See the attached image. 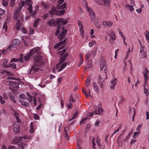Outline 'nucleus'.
Listing matches in <instances>:
<instances>
[{
  "mask_svg": "<svg viewBox=\"0 0 149 149\" xmlns=\"http://www.w3.org/2000/svg\"><path fill=\"white\" fill-rule=\"evenodd\" d=\"M3 30H4L5 31H7L8 29V27L6 22H5L4 25H3Z\"/></svg>",
  "mask_w": 149,
  "mask_h": 149,
  "instance_id": "c03bdc74",
  "label": "nucleus"
},
{
  "mask_svg": "<svg viewBox=\"0 0 149 149\" xmlns=\"http://www.w3.org/2000/svg\"><path fill=\"white\" fill-rule=\"evenodd\" d=\"M104 82V80H102V81H100V82H98V83L99 85L101 87H103V83Z\"/></svg>",
  "mask_w": 149,
  "mask_h": 149,
  "instance_id": "052dcab7",
  "label": "nucleus"
},
{
  "mask_svg": "<svg viewBox=\"0 0 149 149\" xmlns=\"http://www.w3.org/2000/svg\"><path fill=\"white\" fill-rule=\"evenodd\" d=\"M144 93L146 94L147 97L149 95L148 90L145 88V86L144 87Z\"/></svg>",
  "mask_w": 149,
  "mask_h": 149,
  "instance_id": "79ce46f5",
  "label": "nucleus"
},
{
  "mask_svg": "<svg viewBox=\"0 0 149 149\" xmlns=\"http://www.w3.org/2000/svg\"><path fill=\"white\" fill-rule=\"evenodd\" d=\"M104 5L108 7L110 6V3L111 2L110 0H103Z\"/></svg>",
  "mask_w": 149,
  "mask_h": 149,
  "instance_id": "b1692460",
  "label": "nucleus"
},
{
  "mask_svg": "<svg viewBox=\"0 0 149 149\" xmlns=\"http://www.w3.org/2000/svg\"><path fill=\"white\" fill-rule=\"evenodd\" d=\"M8 95L11 100L14 103H15L16 102V100L15 99V97L14 95L11 93H9Z\"/></svg>",
  "mask_w": 149,
  "mask_h": 149,
  "instance_id": "5701e85b",
  "label": "nucleus"
},
{
  "mask_svg": "<svg viewBox=\"0 0 149 149\" xmlns=\"http://www.w3.org/2000/svg\"><path fill=\"white\" fill-rule=\"evenodd\" d=\"M29 31L30 32L29 34H32L34 32V30L32 29L31 27H29Z\"/></svg>",
  "mask_w": 149,
  "mask_h": 149,
  "instance_id": "6e6d98bb",
  "label": "nucleus"
},
{
  "mask_svg": "<svg viewBox=\"0 0 149 149\" xmlns=\"http://www.w3.org/2000/svg\"><path fill=\"white\" fill-rule=\"evenodd\" d=\"M39 21L40 19H37L35 20L33 25L35 28H36L37 27Z\"/></svg>",
  "mask_w": 149,
  "mask_h": 149,
  "instance_id": "72a5a7b5",
  "label": "nucleus"
},
{
  "mask_svg": "<svg viewBox=\"0 0 149 149\" xmlns=\"http://www.w3.org/2000/svg\"><path fill=\"white\" fill-rule=\"evenodd\" d=\"M40 69L39 68L36 67L35 66L33 65L32 66L31 70H30V72L31 73V72H37L39 71Z\"/></svg>",
  "mask_w": 149,
  "mask_h": 149,
  "instance_id": "f3484780",
  "label": "nucleus"
},
{
  "mask_svg": "<svg viewBox=\"0 0 149 149\" xmlns=\"http://www.w3.org/2000/svg\"><path fill=\"white\" fill-rule=\"evenodd\" d=\"M64 2V0H59L58 2V5L57 8L58 9H64L66 8V4L64 3L62 5L61 4Z\"/></svg>",
  "mask_w": 149,
  "mask_h": 149,
  "instance_id": "6e6552de",
  "label": "nucleus"
},
{
  "mask_svg": "<svg viewBox=\"0 0 149 149\" xmlns=\"http://www.w3.org/2000/svg\"><path fill=\"white\" fill-rule=\"evenodd\" d=\"M113 23L111 21L104 22H103L102 25L105 26H110L112 25Z\"/></svg>",
  "mask_w": 149,
  "mask_h": 149,
  "instance_id": "412c9836",
  "label": "nucleus"
},
{
  "mask_svg": "<svg viewBox=\"0 0 149 149\" xmlns=\"http://www.w3.org/2000/svg\"><path fill=\"white\" fill-rule=\"evenodd\" d=\"M8 0H3L2 1V3L3 6H6L8 5Z\"/></svg>",
  "mask_w": 149,
  "mask_h": 149,
  "instance_id": "c9c22d12",
  "label": "nucleus"
},
{
  "mask_svg": "<svg viewBox=\"0 0 149 149\" xmlns=\"http://www.w3.org/2000/svg\"><path fill=\"white\" fill-rule=\"evenodd\" d=\"M20 125L19 123H15L13 125V130L15 132L17 133L19 131Z\"/></svg>",
  "mask_w": 149,
  "mask_h": 149,
  "instance_id": "9d476101",
  "label": "nucleus"
},
{
  "mask_svg": "<svg viewBox=\"0 0 149 149\" xmlns=\"http://www.w3.org/2000/svg\"><path fill=\"white\" fill-rule=\"evenodd\" d=\"M149 31H146L145 33V36L146 37V40H149Z\"/></svg>",
  "mask_w": 149,
  "mask_h": 149,
  "instance_id": "473e14b6",
  "label": "nucleus"
},
{
  "mask_svg": "<svg viewBox=\"0 0 149 149\" xmlns=\"http://www.w3.org/2000/svg\"><path fill=\"white\" fill-rule=\"evenodd\" d=\"M87 118H84L81 120L80 122V125H82L83 122L85 120L87 119Z\"/></svg>",
  "mask_w": 149,
  "mask_h": 149,
  "instance_id": "e2e57ef3",
  "label": "nucleus"
},
{
  "mask_svg": "<svg viewBox=\"0 0 149 149\" xmlns=\"http://www.w3.org/2000/svg\"><path fill=\"white\" fill-rule=\"evenodd\" d=\"M65 58H63V57H62L60 58L59 62L58 63L56 64V68L57 69H58L59 68V65H61L62 63L64 62V61L65 60Z\"/></svg>",
  "mask_w": 149,
  "mask_h": 149,
  "instance_id": "6ab92c4d",
  "label": "nucleus"
},
{
  "mask_svg": "<svg viewBox=\"0 0 149 149\" xmlns=\"http://www.w3.org/2000/svg\"><path fill=\"white\" fill-rule=\"evenodd\" d=\"M9 85L14 88H19V84L16 81H9Z\"/></svg>",
  "mask_w": 149,
  "mask_h": 149,
  "instance_id": "9b49d317",
  "label": "nucleus"
},
{
  "mask_svg": "<svg viewBox=\"0 0 149 149\" xmlns=\"http://www.w3.org/2000/svg\"><path fill=\"white\" fill-rule=\"evenodd\" d=\"M96 43V42L93 41H92L89 43V46L90 47H91Z\"/></svg>",
  "mask_w": 149,
  "mask_h": 149,
  "instance_id": "ea45409f",
  "label": "nucleus"
},
{
  "mask_svg": "<svg viewBox=\"0 0 149 149\" xmlns=\"http://www.w3.org/2000/svg\"><path fill=\"white\" fill-rule=\"evenodd\" d=\"M78 24L79 26V28H83V25L82 24V23L81 22L79 21H78Z\"/></svg>",
  "mask_w": 149,
  "mask_h": 149,
  "instance_id": "774afa93",
  "label": "nucleus"
},
{
  "mask_svg": "<svg viewBox=\"0 0 149 149\" xmlns=\"http://www.w3.org/2000/svg\"><path fill=\"white\" fill-rule=\"evenodd\" d=\"M22 137H21L15 138L13 140V143H19L20 141L22 140Z\"/></svg>",
  "mask_w": 149,
  "mask_h": 149,
  "instance_id": "4be33fe9",
  "label": "nucleus"
},
{
  "mask_svg": "<svg viewBox=\"0 0 149 149\" xmlns=\"http://www.w3.org/2000/svg\"><path fill=\"white\" fill-rule=\"evenodd\" d=\"M19 43V40L17 39H15L13 41L12 45H10L7 48L8 50H10L12 48H14L17 46Z\"/></svg>",
  "mask_w": 149,
  "mask_h": 149,
  "instance_id": "39448f33",
  "label": "nucleus"
},
{
  "mask_svg": "<svg viewBox=\"0 0 149 149\" xmlns=\"http://www.w3.org/2000/svg\"><path fill=\"white\" fill-rule=\"evenodd\" d=\"M140 133V132L138 131L137 132H135L133 134V136L134 137H135L137 135H138Z\"/></svg>",
  "mask_w": 149,
  "mask_h": 149,
  "instance_id": "4d7b16f0",
  "label": "nucleus"
},
{
  "mask_svg": "<svg viewBox=\"0 0 149 149\" xmlns=\"http://www.w3.org/2000/svg\"><path fill=\"white\" fill-rule=\"evenodd\" d=\"M7 79L9 80V79H12V80H17V79L16 78H15L14 77H8Z\"/></svg>",
  "mask_w": 149,
  "mask_h": 149,
  "instance_id": "0e129e2a",
  "label": "nucleus"
},
{
  "mask_svg": "<svg viewBox=\"0 0 149 149\" xmlns=\"http://www.w3.org/2000/svg\"><path fill=\"white\" fill-rule=\"evenodd\" d=\"M125 7L126 8H129V9L131 12L134 10V8L133 6L130 5L128 4H126Z\"/></svg>",
  "mask_w": 149,
  "mask_h": 149,
  "instance_id": "cd10ccee",
  "label": "nucleus"
},
{
  "mask_svg": "<svg viewBox=\"0 0 149 149\" xmlns=\"http://www.w3.org/2000/svg\"><path fill=\"white\" fill-rule=\"evenodd\" d=\"M125 99L121 97L120 101L118 103L119 104H122L124 101Z\"/></svg>",
  "mask_w": 149,
  "mask_h": 149,
  "instance_id": "338daca9",
  "label": "nucleus"
},
{
  "mask_svg": "<svg viewBox=\"0 0 149 149\" xmlns=\"http://www.w3.org/2000/svg\"><path fill=\"white\" fill-rule=\"evenodd\" d=\"M40 52V48L39 47H36L35 48L32 49L30 51L29 54L31 56H32L34 55H35L34 56H38Z\"/></svg>",
  "mask_w": 149,
  "mask_h": 149,
  "instance_id": "20e7f679",
  "label": "nucleus"
},
{
  "mask_svg": "<svg viewBox=\"0 0 149 149\" xmlns=\"http://www.w3.org/2000/svg\"><path fill=\"white\" fill-rule=\"evenodd\" d=\"M103 111V109L102 108L99 109H95L94 113L95 114L99 115L100 114V113Z\"/></svg>",
  "mask_w": 149,
  "mask_h": 149,
  "instance_id": "bb28decb",
  "label": "nucleus"
},
{
  "mask_svg": "<svg viewBox=\"0 0 149 149\" xmlns=\"http://www.w3.org/2000/svg\"><path fill=\"white\" fill-rule=\"evenodd\" d=\"M92 54V53L90 52H89L86 55V60H87L89 59L90 57L91 56Z\"/></svg>",
  "mask_w": 149,
  "mask_h": 149,
  "instance_id": "f704fd0d",
  "label": "nucleus"
},
{
  "mask_svg": "<svg viewBox=\"0 0 149 149\" xmlns=\"http://www.w3.org/2000/svg\"><path fill=\"white\" fill-rule=\"evenodd\" d=\"M67 32V29H65V30H64L61 31L58 36L59 40H62V38L65 36V34Z\"/></svg>",
  "mask_w": 149,
  "mask_h": 149,
  "instance_id": "ddd939ff",
  "label": "nucleus"
},
{
  "mask_svg": "<svg viewBox=\"0 0 149 149\" xmlns=\"http://www.w3.org/2000/svg\"><path fill=\"white\" fill-rule=\"evenodd\" d=\"M49 16V14L47 13H45L44 14L43 16H42V18L45 20Z\"/></svg>",
  "mask_w": 149,
  "mask_h": 149,
  "instance_id": "de8ad7c7",
  "label": "nucleus"
},
{
  "mask_svg": "<svg viewBox=\"0 0 149 149\" xmlns=\"http://www.w3.org/2000/svg\"><path fill=\"white\" fill-rule=\"evenodd\" d=\"M82 92L84 94L86 97H88V95L87 93V92L86 91L85 89H83Z\"/></svg>",
  "mask_w": 149,
  "mask_h": 149,
  "instance_id": "09e8293b",
  "label": "nucleus"
},
{
  "mask_svg": "<svg viewBox=\"0 0 149 149\" xmlns=\"http://www.w3.org/2000/svg\"><path fill=\"white\" fill-rule=\"evenodd\" d=\"M88 67L89 68H92V62L91 60H88L87 62Z\"/></svg>",
  "mask_w": 149,
  "mask_h": 149,
  "instance_id": "a19ab883",
  "label": "nucleus"
},
{
  "mask_svg": "<svg viewBox=\"0 0 149 149\" xmlns=\"http://www.w3.org/2000/svg\"><path fill=\"white\" fill-rule=\"evenodd\" d=\"M69 101L70 102H72L73 103L76 102V99H74L73 98L72 94L71 95L69 98Z\"/></svg>",
  "mask_w": 149,
  "mask_h": 149,
  "instance_id": "2f4dec72",
  "label": "nucleus"
},
{
  "mask_svg": "<svg viewBox=\"0 0 149 149\" xmlns=\"http://www.w3.org/2000/svg\"><path fill=\"white\" fill-rule=\"evenodd\" d=\"M10 5L11 6H14L15 3V0H10Z\"/></svg>",
  "mask_w": 149,
  "mask_h": 149,
  "instance_id": "864d4df0",
  "label": "nucleus"
},
{
  "mask_svg": "<svg viewBox=\"0 0 149 149\" xmlns=\"http://www.w3.org/2000/svg\"><path fill=\"white\" fill-rule=\"evenodd\" d=\"M47 24L50 26L52 27V26H57V19L54 20L53 19H51L50 20L47 21Z\"/></svg>",
  "mask_w": 149,
  "mask_h": 149,
  "instance_id": "1a4fd4ad",
  "label": "nucleus"
},
{
  "mask_svg": "<svg viewBox=\"0 0 149 149\" xmlns=\"http://www.w3.org/2000/svg\"><path fill=\"white\" fill-rule=\"evenodd\" d=\"M32 0H26V5H29L30 4H32L31 2Z\"/></svg>",
  "mask_w": 149,
  "mask_h": 149,
  "instance_id": "5fc2aeb1",
  "label": "nucleus"
},
{
  "mask_svg": "<svg viewBox=\"0 0 149 149\" xmlns=\"http://www.w3.org/2000/svg\"><path fill=\"white\" fill-rule=\"evenodd\" d=\"M80 61H79V66L81 65L83 63V56L81 55L80 56Z\"/></svg>",
  "mask_w": 149,
  "mask_h": 149,
  "instance_id": "58836bf2",
  "label": "nucleus"
},
{
  "mask_svg": "<svg viewBox=\"0 0 149 149\" xmlns=\"http://www.w3.org/2000/svg\"><path fill=\"white\" fill-rule=\"evenodd\" d=\"M24 2L19 4V7L17 8L13 17L15 19L17 20V22L16 24V27L17 30H19L23 20L22 15L20 11L24 6Z\"/></svg>",
  "mask_w": 149,
  "mask_h": 149,
  "instance_id": "f257e3e1",
  "label": "nucleus"
},
{
  "mask_svg": "<svg viewBox=\"0 0 149 149\" xmlns=\"http://www.w3.org/2000/svg\"><path fill=\"white\" fill-rule=\"evenodd\" d=\"M5 10L0 8V15H3L5 13Z\"/></svg>",
  "mask_w": 149,
  "mask_h": 149,
  "instance_id": "a18cd8bd",
  "label": "nucleus"
},
{
  "mask_svg": "<svg viewBox=\"0 0 149 149\" xmlns=\"http://www.w3.org/2000/svg\"><path fill=\"white\" fill-rule=\"evenodd\" d=\"M68 63V62L65 63L61 64L59 65V68L58 70V72H59L62 70L67 65V63Z\"/></svg>",
  "mask_w": 149,
  "mask_h": 149,
  "instance_id": "a211bd4d",
  "label": "nucleus"
},
{
  "mask_svg": "<svg viewBox=\"0 0 149 149\" xmlns=\"http://www.w3.org/2000/svg\"><path fill=\"white\" fill-rule=\"evenodd\" d=\"M105 67V68L104 70V71L106 75H107V69L106 68L107 66L105 61L104 60H102L100 61V71L102 70Z\"/></svg>",
  "mask_w": 149,
  "mask_h": 149,
  "instance_id": "423d86ee",
  "label": "nucleus"
},
{
  "mask_svg": "<svg viewBox=\"0 0 149 149\" xmlns=\"http://www.w3.org/2000/svg\"><path fill=\"white\" fill-rule=\"evenodd\" d=\"M65 12V10L62 9L58 11L56 8L52 7L51 10L49 12V13L51 15H56L58 16H61L63 15Z\"/></svg>",
  "mask_w": 149,
  "mask_h": 149,
  "instance_id": "7ed1b4c3",
  "label": "nucleus"
},
{
  "mask_svg": "<svg viewBox=\"0 0 149 149\" xmlns=\"http://www.w3.org/2000/svg\"><path fill=\"white\" fill-rule=\"evenodd\" d=\"M21 30L22 32L24 34H26L27 33V31L26 29L24 27H22Z\"/></svg>",
  "mask_w": 149,
  "mask_h": 149,
  "instance_id": "3c124183",
  "label": "nucleus"
},
{
  "mask_svg": "<svg viewBox=\"0 0 149 149\" xmlns=\"http://www.w3.org/2000/svg\"><path fill=\"white\" fill-rule=\"evenodd\" d=\"M30 56H31L29 54L26 55L24 57V60L26 61H28L30 59Z\"/></svg>",
  "mask_w": 149,
  "mask_h": 149,
  "instance_id": "7c9ffc66",
  "label": "nucleus"
},
{
  "mask_svg": "<svg viewBox=\"0 0 149 149\" xmlns=\"http://www.w3.org/2000/svg\"><path fill=\"white\" fill-rule=\"evenodd\" d=\"M68 22L67 20H64L63 18H60L57 19V26H59V29L61 26L65 25Z\"/></svg>",
  "mask_w": 149,
  "mask_h": 149,
  "instance_id": "0eeeda50",
  "label": "nucleus"
},
{
  "mask_svg": "<svg viewBox=\"0 0 149 149\" xmlns=\"http://www.w3.org/2000/svg\"><path fill=\"white\" fill-rule=\"evenodd\" d=\"M87 11L89 12H90V15L91 18V20L92 22L94 21L95 17V13L90 8L87 10Z\"/></svg>",
  "mask_w": 149,
  "mask_h": 149,
  "instance_id": "4468645a",
  "label": "nucleus"
},
{
  "mask_svg": "<svg viewBox=\"0 0 149 149\" xmlns=\"http://www.w3.org/2000/svg\"><path fill=\"white\" fill-rule=\"evenodd\" d=\"M87 90H86V91L87 92V93H88V96H91V89L89 88H87Z\"/></svg>",
  "mask_w": 149,
  "mask_h": 149,
  "instance_id": "bf43d9fd",
  "label": "nucleus"
},
{
  "mask_svg": "<svg viewBox=\"0 0 149 149\" xmlns=\"http://www.w3.org/2000/svg\"><path fill=\"white\" fill-rule=\"evenodd\" d=\"M78 114V112H76L75 114H74L73 115V117L72 118L70 119L68 122H70V121H71V120H73V119L75 118H76V117H77V116Z\"/></svg>",
  "mask_w": 149,
  "mask_h": 149,
  "instance_id": "e433bc0d",
  "label": "nucleus"
},
{
  "mask_svg": "<svg viewBox=\"0 0 149 149\" xmlns=\"http://www.w3.org/2000/svg\"><path fill=\"white\" fill-rule=\"evenodd\" d=\"M30 132L32 134L34 132V130L33 127V123L31 122L30 124Z\"/></svg>",
  "mask_w": 149,
  "mask_h": 149,
  "instance_id": "a878e982",
  "label": "nucleus"
},
{
  "mask_svg": "<svg viewBox=\"0 0 149 149\" xmlns=\"http://www.w3.org/2000/svg\"><path fill=\"white\" fill-rule=\"evenodd\" d=\"M28 97H29V100L28 101L30 103H31L32 101L33 98V97L31 95H28Z\"/></svg>",
  "mask_w": 149,
  "mask_h": 149,
  "instance_id": "49530a36",
  "label": "nucleus"
},
{
  "mask_svg": "<svg viewBox=\"0 0 149 149\" xmlns=\"http://www.w3.org/2000/svg\"><path fill=\"white\" fill-rule=\"evenodd\" d=\"M66 40H64L63 41L57 43L54 46V48L55 49H57L60 46L64 44L66 42Z\"/></svg>",
  "mask_w": 149,
  "mask_h": 149,
  "instance_id": "dca6fc26",
  "label": "nucleus"
},
{
  "mask_svg": "<svg viewBox=\"0 0 149 149\" xmlns=\"http://www.w3.org/2000/svg\"><path fill=\"white\" fill-rule=\"evenodd\" d=\"M10 66L13 69H15L16 68V65L15 64V63H14L10 64Z\"/></svg>",
  "mask_w": 149,
  "mask_h": 149,
  "instance_id": "603ef678",
  "label": "nucleus"
},
{
  "mask_svg": "<svg viewBox=\"0 0 149 149\" xmlns=\"http://www.w3.org/2000/svg\"><path fill=\"white\" fill-rule=\"evenodd\" d=\"M25 145L23 143H21L19 144V148L21 149H24Z\"/></svg>",
  "mask_w": 149,
  "mask_h": 149,
  "instance_id": "8fccbe9b",
  "label": "nucleus"
},
{
  "mask_svg": "<svg viewBox=\"0 0 149 149\" xmlns=\"http://www.w3.org/2000/svg\"><path fill=\"white\" fill-rule=\"evenodd\" d=\"M19 102L22 105L25 107H27L29 105V104L28 102L21 100H19Z\"/></svg>",
  "mask_w": 149,
  "mask_h": 149,
  "instance_id": "393cba45",
  "label": "nucleus"
},
{
  "mask_svg": "<svg viewBox=\"0 0 149 149\" xmlns=\"http://www.w3.org/2000/svg\"><path fill=\"white\" fill-rule=\"evenodd\" d=\"M148 72L149 71L146 68V71H144L143 72V74L144 75V77L145 79V81L146 83L147 82V80L148 79V76L147 74Z\"/></svg>",
  "mask_w": 149,
  "mask_h": 149,
  "instance_id": "2eb2a0df",
  "label": "nucleus"
},
{
  "mask_svg": "<svg viewBox=\"0 0 149 149\" xmlns=\"http://www.w3.org/2000/svg\"><path fill=\"white\" fill-rule=\"evenodd\" d=\"M67 106H68V109H71L72 107V104L70 102H69L67 103Z\"/></svg>",
  "mask_w": 149,
  "mask_h": 149,
  "instance_id": "37998d69",
  "label": "nucleus"
},
{
  "mask_svg": "<svg viewBox=\"0 0 149 149\" xmlns=\"http://www.w3.org/2000/svg\"><path fill=\"white\" fill-rule=\"evenodd\" d=\"M34 118L35 119L37 120L39 118V116L37 114L33 113Z\"/></svg>",
  "mask_w": 149,
  "mask_h": 149,
  "instance_id": "680f3d73",
  "label": "nucleus"
},
{
  "mask_svg": "<svg viewBox=\"0 0 149 149\" xmlns=\"http://www.w3.org/2000/svg\"><path fill=\"white\" fill-rule=\"evenodd\" d=\"M68 53H65L62 56V57L65 58V59L68 56Z\"/></svg>",
  "mask_w": 149,
  "mask_h": 149,
  "instance_id": "69168bd1",
  "label": "nucleus"
},
{
  "mask_svg": "<svg viewBox=\"0 0 149 149\" xmlns=\"http://www.w3.org/2000/svg\"><path fill=\"white\" fill-rule=\"evenodd\" d=\"M19 61L18 59H16L15 58H12L11 59V60L10 61V62L12 63L13 62H17V61Z\"/></svg>",
  "mask_w": 149,
  "mask_h": 149,
  "instance_id": "13d9d810",
  "label": "nucleus"
},
{
  "mask_svg": "<svg viewBox=\"0 0 149 149\" xmlns=\"http://www.w3.org/2000/svg\"><path fill=\"white\" fill-rule=\"evenodd\" d=\"M27 5L28 6L27 10L29 11V13H31L32 11V4H31Z\"/></svg>",
  "mask_w": 149,
  "mask_h": 149,
  "instance_id": "c756f323",
  "label": "nucleus"
},
{
  "mask_svg": "<svg viewBox=\"0 0 149 149\" xmlns=\"http://www.w3.org/2000/svg\"><path fill=\"white\" fill-rule=\"evenodd\" d=\"M34 64L35 66L40 67L43 64L44 61L42 58V56L40 55L36 56H34Z\"/></svg>",
  "mask_w": 149,
  "mask_h": 149,
  "instance_id": "f03ea898",
  "label": "nucleus"
},
{
  "mask_svg": "<svg viewBox=\"0 0 149 149\" xmlns=\"http://www.w3.org/2000/svg\"><path fill=\"white\" fill-rule=\"evenodd\" d=\"M93 86L94 89L95 91L97 93H98L99 91L97 90L98 88L95 83V82H94L93 83Z\"/></svg>",
  "mask_w": 149,
  "mask_h": 149,
  "instance_id": "c85d7f7f",
  "label": "nucleus"
},
{
  "mask_svg": "<svg viewBox=\"0 0 149 149\" xmlns=\"http://www.w3.org/2000/svg\"><path fill=\"white\" fill-rule=\"evenodd\" d=\"M108 35L110 37V39L116 40V36H115V34L113 31H111V34H109Z\"/></svg>",
  "mask_w": 149,
  "mask_h": 149,
  "instance_id": "aec40b11",
  "label": "nucleus"
},
{
  "mask_svg": "<svg viewBox=\"0 0 149 149\" xmlns=\"http://www.w3.org/2000/svg\"><path fill=\"white\" fill-rule=\"evenodd\" d=\"M111 85L110 87L111 89L113 90L114 89L115 86L117 84V79L114 78L113 80L111 81Z\"/></svg>",
  "mask_w": 149,
  "mask_h": 149,
  "instance_id": "f8f14e48",
  "label": "nucleus"
},
{
  "mask_svg": "<svg viewBox=\"0 0 149 149\" xmlns=\"http://www.w3.org/2000/svg\"><path fill=\"white\" fill-rule=\"evenodd\" d=\"M83 6L86 8L87 10H88V9L90 8L88 7V4L84 0V2H83Z\"/></svg>",
  "mask_w": 149,
  "mask_h": 149,
  "instance_id": "4c0bfd02",
  "label": "nucleus"
}]
</instances>
